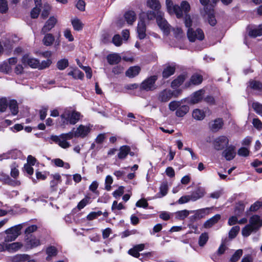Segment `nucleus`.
I'll list each match as a JSON object with an SVG mask.
<instances>
[{
    "mask_svg": "<svg viewBox=\"0 0 262 262\" xmlns=\"http://www.w3.org/2000/svg\"><path fill=\"white\" fill-rule=\"evenodd\" d=\"M21 62L25 66H29L33 69H38L39 61L29 54L24 55L21 58Z\"/></svg>",
    "mask_w": 262,
    "mask_h": 262,
    "instance_id": "9",
    "label": "nucleus"
},
{
    "mask_svg": "<svg viewBox=\"0 0 262 262\" xmlns=\"http://www.w3.org/2000/svg\"><path fill=\"white\" fill-rule=\"evenodd\" d=\"M5 184L12 186H17L20 185L21 182L20 181L17 180L16 179L13 180L9 177L7 178V180L5 182Z\"/></svg>",
    "mask_w": 262,
    "mask_h": 262,
    "instance_id": "51",
    "label": "nucleus"
},
{
    "mask_svg": "<svg viewBox=\"0 0 262 262\" xmlns=\"http://www.w3.org/2000/svg\"><path fill=\"white\" fill-rule=\"evenodd\" d=\"M52 61L50 59H47L43 60L41 62H39V65L38 67L39 70H42L46 68L49 67L51 64Z\"/></svg>",
    "mask_w": 262,
    "mask_h": 262,
    "instance_id": "56",
    "label": "nucleus"
},
{
    "mask_svg": "<svg viewBox=\"0 0 262 262\" xmlns=\"http://www.w3.org/2000/svg\"><path fill=\"white\" fill-rule=\"evenodd\" d=\"M113 182V180L112 177L111 176L108 175L106 177L105 182V189L107 190H110L111 189V185L112 184Z\"/></svg>",
    "mask_w": 262,
    "mask_h": 262,
    "instance_id": "58",
    "label": "nucleus"
},
{
    "mask_svg": "<svg viewBox=\"0 0 262 262\" xmlns=\"http://www.w3.org/2000/svg\"><path fill=\"white\" fill-rule=\"evenodd\" d=\"M130 151V148L127 145H123L120 147L119 153L118 154V158L119 159H124Z\"/></svg>",
    "mask_w": 262,
    "mask_h": 262,
    "instance_id": "21",
    "label": "nucleus"
},
{
    "mask_svg": "<svg viewBox=\"0 0 262 262\" xmlns=\"http://www.w3.org/2000/svg\"><path fill=\"white\" fill-rule=\"evenodd\" d=\"M46 253L48 255L46 259L50 260L52 256L57 254V249L53 246H50L47 249Z\"/></svg>",
    "mask_w": 262,
    "mask_h": 262,
    "instance_id": "40",
    "label": "nucleus"
},
{
    "mask_svg": "<svg viewBox=\"0 0 262 262\" xmlns=\"http://www.w3.org/2000/svg\"><path fill=\"white\" fill-rule=\"evenodd\" d=\"M137 33L138 37L140 39L144 38L146 36V26L142 19H140L137 26Z\"/></svg>",
    "mask_w": 262,
    "mask_h": 262,
    "instance_id": "19",
    "label": "nucleus"
},
{
    "mask_svg": "<svg viewBox=\"0 0 262 262\" xmlns=\"http://www.w3.org/2000/svg\"><path fill=\"white\" fill-rule=\"evenodd\" d=\"M249 86L254 90H261L262 89V83L256 80H251L249 81Z\"/></svg>",
    "mask_w": 262,
    "mask_h": 262,
    "instance_id": "46",
    "label": "nucleus"
},
{
    "mask_svg": "<svg viewBox=\"0 0 262 262\" xmlns=\"http://www.w3.org/2000/svg\"><path fill=\"white\" fill-rule=\"evenodd\" d=\"M189 201H191L190 195H184L181 197L179 199V200L178 201V203H179V204H183L186 203Z\"/></svg>",
    "mask_w": 262,
    "mask_h": 262,
    "instance_id": "60",
    "label": "nucleus"
},
{
    "mask_svg": "<svg viewBox=\"0 0 262 262\" xmlns=\"http://www.w3.org/2000/svg\"><path fill=\"white\" fill-rule=\"evenodd\" d=\"M113 43L117 47H119L122 44V39L118 34L114 35L112 39Z\"/></svg>",
    "mask_w": 262,
    "mask_h": 262,
    "instance_id": "57",
    "label": "nucleus"
},
{
    "mask_svg": "<svg viewBox=\"0 0 262 262\" xmlns=\"http://www.w3.org/2000/svg\"><path fill=\"white\" fill-rule=\"evenodd\" d=\"M41 245L39 238L34 235H25V246L27 249H32Z\"/></svg>",
    "mask_w": 262,
    "mask_h": 262,
    "instance_id": "7",
    "label": "nucleus"
},
{
    "mask_svg": "<svg viewBox=\"0 0 262 262\" xmlns=\"http://www.w3.org/2000/svg\"><path fill=\"white\" fill-rule=\"evenodd\" d=\"M19 154V151L17 150H10L3 155L4 159H16Z\"/></svg>",
    "mask_w": 262,
    "mask_h": 262,
    "instance_id": "41",
    "label": "nucleus"
},
{
    "mask_svg": "<svg viewBox=\"0 0 262 262\" xmlns=\"http://www.w3.org/2000/svg\"><path fill=\"white\" fill-rule=\"evenodd\" d=\"M8 106L12 115L15 116L17 114L18 112V107L17 102L16 100H10Z\"/></svg>",
    "mask_w": 262,
    "mask_h": 262,
    "instance_id": "30",
    "label": "nucleus"
},
{
    "mask_svg": "<svg viewBox=\"0 0 262 262\" xmlns=\"http://www.w3.org/2000/svg\"><path fill=\"white\" fill-rule=\"evenodd\" d=\"M53 179L50 182V187L52 191L57 190V186L60 182L61 177L59 174H55L53 176Z\"/></svg>",
    "mask_w": 262,
    "mask_h": 262,
    "instance_id": "29",
    "label": "nucleus"
},
{
    "mask_svg": "<svg viewBox=\"0 0 262 262\" xmlns=\"http://www.w3.org/2000/svg\"><path fill=\"white\" fill-rule=\"evenodd\" d=\"M210 210V208L207 207L196 210H194V212L193 213L194 214L193 217L195 220H199L203 218L206 215L209 214Z\"/></svg>",
    "mask_w": 262,
    "mask_h": 262,
    "instance_id": "20",
    "label": "nucleus"
},
{
    "mask_svg": "<svg viewBox=\"0 0 262 262\" xmlns=\"http://www.w3.org/2000/svg\"><path fill=\"white\" fill-rule=\"evenodd\" d=\"M23 228V224H18L6 230L5 232L7 234L5 237L6 242H12L15 241L20 234V231Z\"/></svg>",
    "mask_w": 262,
    "mask_h": 262,
    "instance_id": "5",
    "label": "nucleus"
},
{
    "mask_svg": "<svg viewBox=\"0 0 262 262\" xmlns=\"http://www.w3.org/2000/svg\"><path fill=\"white\" fill-rule=\"evenodd\" d=\"M172 98L171 90L165 89L161 91L158 95V99L162 102H166Z\"/></svg>",
    "mask_w": 262,
    "mask_h": 262,
    "instance_id": "15",
    "label": "nucleus"
},
{
    "mask_svg": "<svg viewBox=\"0 0 262 262\" xmlns=\"http://www.w3.org/2000/svg\"><path fill=\"white\" fill-rule=\"evenodd\" d=\"M23 245L19 242H15L11 244H8V252H14L20 249Z\"/></svg>",
    "mask_w": 262,
    "mask_h": 262,
    "instance_id": "33",
    "label": "nucleus"
},
{
    "mask_svg": "<svg viewBox=\"0 0 262 262\" xmlns=\"http://www.w3.org/2000/svg\"><path fill=\"white\" fill-rule=\"evenodd\" d=\"M252 107L256 113L260 115H262V104L255 102L252 103Z\"/></svg>",
    "mask_w": 262,
    "mask_h": 262,
    "instance_id": "52",
    "label": "nucleus"
},
{
    "mask_svg": "<svg viewBox=\"0 0 262 262\" xmlns=\"http://www.w3.org/2000/svg\"><path fill=\"white\" fill-rule=\"evenodd\" d=\"M194 212V210H188L186 209L178 211L174 213L175 217L178 220H183L187 217L189 215V214L193 213Z\"/></svg>",
    "mask_w": 262,
    "mask_h": 262,
    "instance_id": "23",
    "label": "nucleus"
},
{
    "mask_svg": "<svg viewBox=\"0 0 262 262\" xmlns=\"http://www.w3.org/2000/svg\"><path fill=\"white\" fill-rule=\"evenodd\" d=\"M38 227L35 225H32L28 227L25 231V235H32L31 233L36 231Z\"/></svg>",
    "mask_w": 262,
    "mask_h": 262,
    "instance_id": "54",
    "label": "nucleus"
},
{
    "mask_svg": "<svg viewBox=\"0 0 262 262\" xmlns=\"http://www.w3.org/2000/svg\"><path fill=\"white\" fill-rule=\"evenodd\" d=\"M102 212L101 211H98L97 212H91L87 215V219L89 221L93 220L98 216L102 215Z\"/></svg>",
    "mask_w": 262,
    "mask_h": 262,
    "instance_id": "55",
    "label": "nucleus"
},
{
    "mask_svg": "<svg viewBox=\"0 0 262 262\" xmlns=\"http://www.w3.org/2000/svg\"><path fill=\"white\" fill-rule=\"evenodd\" d=\"M166 6L167 11L170 15L175 14L178 18H182L183 14L185 15L184 24L188 28L187 35L189 40L194 42L196 40H202L204 38V34L200 29L193 30L191 28L192 21L191 16L188 13L190 10V6L187 1H182L180 6L174 4L171 0H166Z\"/></svg>",
    "mask_w": 262,
    "mask_h": 262,
    "instance_id": "1",
    "label": "nucleus"
},
{
    "mask_svg": "<svg viewBox=\"0 0 262 262\" xmlns=\"http://www.w3.org/2000/svg\"><path fill=\"white\" fill-rule=\"evenodd\" d=\"M249 35L252 37L255 38L262 35V25L258 27L251 29L249 32Z\"/></svg>",
    "mask_w": 262,
    "mask_h": 262,
    "instance_id": "32",
    "label": "nucleus"
},
{
    "mask_svg": "<svg viewBox=\"0 0 262 262\" xmlns=\"http://www.w3.org/2000/svg\"><path fill=\"white\" fill-rule=\"evenodd\" d=\"M168 108L172 112L175 111V115L178 117L184 116L189 111V106L183 100L171 101L168 104Z\"/></svg>",
    "mask_w": 262,
    "mask_h": 262,
    "instance_id": "2",
    "label": "nucleus"
},
{
    "mask_svg": "<svg viewBox=\"0 0 262 262\" xmlns=\"http://www.w3.org/2000/svg\"><path fill=\"white\" fill-rule=\"evenodd\" d=\"M208 239V235L207 233H202L199 237V244L200 246L203 247L204 246Z\"/></svg>",
    "mask_w": 262,
    "mask_h": 262,
    "instance_id": "49",
    "label": "nucleus"
},
{
    "mask_svg": "<svg viewBox=\"0 0 262 262\" xmlns=\"http://www.w3.org/2000/svg\"><path fill=\"white\" fill-rule=\"evenodd\" d=\"M69 66V61L66 58H63L58 60L56 63L57 68L59 70H63Z\"/></svg>",
    "mask_w": 262,
    "mask_h": 262,
    "instance_id": "37",
    "label": "nucleus"
},
{
    "mask_svg": "<svg viewBox=\"0 0 262 262\" xmlns=\"http://www.w3.org/2000/svg\"><path fill=\"white\" fill-rule=\"evenodd\" d=\"M56 23L57 18L56 17L54 16L50 17L46 22L45 25L42 27L41 30V33L42 34H45L47 32L50 31L54 27Z\"/></svg>",
    "mask_w": 262,
    "mask_h": 262,
    "instance_id": "13",
    "label": "nucleus"
},
{
    "mask_svg": "<svg viewBox=\"0 0 262 262\" xmlns=\"http://www.w3.org/2000/svg\"><path fill=\"white\" fill-rule=\"evenodd\" d=\"M51 7L48 3H45L43 6V10L41 12V17L43 19L46 18L49 15Z\"/></svg>",
    "mask_w": 262,
    "mask_h": 262,
    "instance_id": "43",
    "label": "nucleus"
},
{
    "mask_svg": "<svg viewBox=\"0 0 262 262\" xmlns=\"http://www.w3.org/2000/svg\"><path fill=\"white\" fill-rule=\"evenodd\" d=\"M249 151L245 147H241L238 150V154L241 156L246 157L249 155Z\"/></svg>",
    "mask_w": 262,
    "mask_h": 262,
    "instance_id": "64",
    "label": "nucleus"
},
{
    "mask_svg": "<svg viewBox=\"0 0 262 262\" xmlns=\"http://www.w3.org/2000/svg\"><path fill=\"white\" fill-rule=\"evenodd\" d=\"M229 143V139L225 136H221L215 138L213 144L214 148L217 150L223 149Z\"/></svg>",
    "mask_w": 262,
    "mask_h": 262,
    "instance_id": "10",
    "label": "nucleus"
},
{
    "mask_svg": "<svg viewBox=\"0 0 262 262\" xmlns=\"http://www.w3.org/2000/svg\"><path fill=\"white\" fill-rule=\"evenodd\" d=\"M208 22L210 24V25L212 26H214L216 23V21L215 18V17L213 15V14L211 13V12H210L208 14Z\"/></svg>",
    "mask_w": 262,
    "mask_h": 262,
    "instance_id": "63",
    "label": "nucleus"
},
{
    "mask_svg": "<svg viewBox=\"0 0 262 262\" xmlns=\"http://www.w3.org/2000/svg\"><path fill=\"white\" fill-rule=\"evenodd\" d=\"M55 40L54 36L50 33H48L45 35L43 39L42 42L44 45L46 46H51Z\"/></svg>",
    "mask_w": 262,
    "mask_h": 262,
    "instance_id": "31",
    "label": "nucleus"
},
{
    "mask_svg": "<svg viewBox=\"0 0 262 262\" xmlns=\"http://www.w3.org/2000/svg\"><path fill=\"white\" fill-rule=\"evenodd\" d=\"M140 71V68L138 66H134L130 67L125 73L127 77L133 78L138 75Z\"/></svg>",
    "mask_w": 262,
    "mask_h": 262,
    "instance_id": "24",
    "label": "nucleus"
},
{
    "mask_svg": "<svg viewBox=\"0 0 262 262\" xmlns=\"http://www.w3.org/2000/svg\"><path fill=\"white\" fill-rule=\"evenodd\" d=\"M106 59L110 64H115L118 63L121 61V57L118 53H112L108 55Z\"/></svg>",
    "mask_w": 262,
    "mask_h": 262,
    "instance_id": "22",
    "label": "nucleus"
},
{
    "mask_svg": "<svg viewBox=\"0 0 262 262\" xmlns=\"http://www.w3.org/2000/svg\"><path fill=\"white\" fill-rule=\"evenodd\" d=\"M236 152L235 151V146L230 145L228 146L223 152L222 156L227 161L232 160L235 156Z\"/></svg>",
    "mask_w": 262,
    "mask_h": 262,
    "instance_id": "16",
    "label": "nucleus"
},
{
    "mask_svg": "<svg viewBox=\"0 0 262 262\" xmlns=\"http://www.w3.org/2000/svg\"><path fill=\"white\" fill-rule=\"evenodd\" d=\"M10 175L14 179H17V178L18 177L19 171L15 166H11Z\"/></svg>",
    "mask_w": 262,
    "mask_h": 262,
    "instance_id": "59",
    "label": "nucleus"
},
{
    "mask_svg": "<svg viewBox=\"0 0 262 262\" xmlns=\"http://www.w3.org/2000/svg\"><path fill=\"white\" fill-rule=\"evenodd\" d=\"M91 129L90 126L80 125L74 132V136L75 137L84 138L88 135Z\"/></svg>",
    "mask_w": 262,
    "mask_h": 262,
    "instance_id": "12",
    "label": "nucleus"
},
{
    "mask_svg": "<svg viewBox=\"0 0 262 262\" xmlns=\"http://www.w3.org/2000/svg\"><path fill=\"white\" fill-rule=\"evenodd\" d=\"M205 91L203 89L194 92L191 96L190 103L191 104H195L200 102L202 100Z\"/></svg>",
    "mask_w": 262,
    "mask_h": 262,
    "instance_id": "18",
    "label": "nucleus"
},
{
    "mask_svg": "<svg viewBox=\"0 0 262 262\" xmlns=\"http://www.w3.org/2000/svg\"><path fill=\"white\" fill-rule=\"evenodd\" d=\"M40 9L39 7H34L31 12V16L33 18H36L38 16Z\"/></svg>",
    "mask_w": 262,
    "mask_h": 262,
    "instance_id": "62",
    "label": "nucleus"
},
{
    "mask_svg": "<svg viewBox=\"0 0 262 262\" xmlns=\"http://www.w3.org/2000/svg\"><path fill=\"white\" fill-rule=\"evenodd\" d=\"M168 190L167 185L165 183L162 184L160 187V192L161 194V196H165Z\"/></svg>",
    "mask_w": 262,
    "mask_h": 262,
    "instance_id": "61",
    "label": "nucleus"
},
{
    "mask_svg": "<svg viewBox=\"0 0 262 262\" xmlns=\"http://www.w3.org/2000/svg\"><path fill=\"white\" fill-rule=\"evenodd\" d=\"M50 139L52 141L57 144L62 148L66 149L70 146V143L67 141V140L63 138V137L61 135L59 136L56 135H52L50 137Z\"/></svg>",
    "mask_w": 262,
    "mask_h": 262,
    "instance_id": "11",
    "label": "nucleus"
},
{
    "mask_svg": "<svg viewBox=\"0 0 262 262\" xmlns=\"http://www.w3.org/2000/svg\"><path fill=\"white\" fill-rule=\"evenodd\" d=\"M205 193V189L202 187H199L190 194V199L192 202L196 201L202 198Z\"/></svg>",
    "mask_w": 262,
    "mask_h": 262,
    "instance_id": "14",
    "label": "nucleus"
},
{
    "mask_svg": "<svg viewBox=\"0 0 262 262\" xmlns=\"http://www.w3.org/2000/svg\"><path fill=\"white\" fill-rule=\"evenodd\" d=\"M72 24L74 30L77 31L81 30L82 29L83 25L80 20L75 18L72 20Z\"/></svg>",
    "mask_w": 262,
    "mask_h": 262,
    "instance_id": "47",
    "label": "nucleus"
},
{
    "mask_svg": "<svg viewBox=\"0 0 262 262\" xmlns=\"http://www.w3.org/2000/svg\"><path fill=\"white\" fill-rule=\"evenodd\" d=\"M10 100L6 97L0 98V112H5L9 105Z\"/></svg>",
    "mask_w": 262,
    "mask_h": 262,
    "instance_id": "34",
    "label": "nucleus"
},
{
    "mask_svg": "<svg viewBox=\"0 0 262 262\" xmlns=\"http://www.w3.org/2000/svg\"><path fill=\"white\" fill-rule=\"evenodd\" d=\"M8 10V0H0V12L5 13Z\"/></svg>",
    "mask_w": 262,
    "mask_h": 262,
    "instance_id": "48",
    "label": "nucleus"
},
{
    "mask_svg": "<svg viewBox=\"0 0 262 262\" xmlns=\"http://www.w3.org/2000/svg\"><path fill=\"white\" fill-rule=\"evenodd\" d=\"M262 226V221L260 217L255 215L251 217L249 224L243 228L242 233L245 237L249 236L252 232H255Z\"/></svg>",
    "mask_w": 262,
    "mask_h": 262,
    "instance_id": "3",
    "label": "nucleus"
},
{
    "mask_svg": "<svg viewBox=\"0 0 262 262\" xmlns=\"http://www.w3.org/2000/svg\"><path fill=\"white\" fill-rule=\"evenodd\" d=\"M80 116V113L78 112L66 110L60 116L61 125L64 126L69 123L74 125L78 121Z\"/></svg>",
    "mask_w": 262,
    "mask_h": 262,
    "instance_id": "4",
    "label": "nucleus"
},
{
    "mask_svg": "<svg viewBox=\"0 0 262 262\" xmlns=\"http://www.w3.org/2000/svg\"><path fill=\"white\" fill-rule=\"evenodd\" d=\"M224 121L222 118H217L209 123L210 129L213 132H216L222 129Z\"/></svg>",
    "mask_w": 262,
    "mask_h": 262,
    "instance_id": "17",
    "label": "nucleus"
},
{
    "mask_svg": "<svg viewBox=\"0 0 262 262\" xmlns=\"http://www.w3.org/2000/svg\"><path fill=\"white\" fill-rule=\"evenodd\" d=\"M124 18L127 23L129 25H132L136 19V15L133 11H128L124 14Z\"/></svg>",
    "mask_w": 262,
    "mask_h": 262,
    "instance_id": "25",
    "label": "nucleus"
},
{
    "mask_svg": "<svg viewBox=\"0 0 262 262\" xmlns=\"http://www.w3.org/2000/svg\"><path fill=\"white\" fill-rule=\"evenodd\" d=\"M240 228L238 226L233 227L229 232V237L230 239L234 238L239 231Z\"/></svg>",
    "mask_w": 262,
    "mask_h": 262,
    "instance_id": "45",
    "label": "nucleus"
},
{
    "mask_svg": "<svg viewBox=\"0 0 262 262\" xmlns=\"http://www.w3.org/2000/svg\"><path fill=\"white\" fill-rule=\"evenodd\" d=\"M157 80L156 76H150L145 79L140 84V89L142 91H149L156 89L155 82Z\"/></svg>",
    "mask_w": 262,
    "mask_h": 262,
    "instance_id": "6",
    "label": "nucleus"
},
{
    "mask_svg": "<svg viewBox=\"0 0 262 262\" xmlns=\"http://www.w3.org/2000/svg\"><path fill=\"white\" fill-rule=\"evenodd\" d=\"M11 70L12 67L7 61H5L0 64V72L7 74L10 72Z\"/></svg>",
    "mask_w": 262,
    "mask_h": 262,
    "instance_id": "38",
    "label": "nucleus"
},
{
    "mask_svg": "<svg viewBox=\"0 0 262 262\" xmlns=\"http://www.w3.org/2000/svg\"><path fill=\"white\" fill-rule=\"evenodd\" d=\"M147 6L150 9L157 11H160L161 4L158 0H148L147 2Z\"/></svg>",
    "mask_w": 262,
    "mask_h": 262,
    "instance_id": "26",
    "label": "nucleus"
},
{
    "mask_svg": "<svg viewBox=\"0 0 262 262\" xmlns=\"http://www.w3.org/2000/svg\"><path fill=\"white\" fill-rule=\"evenodd\" d=\"M192 116L195 120H202L205 117V113L202 110L195 109L192 112Z\"/></svg>",
    "mask_w": 262,
    "mask_h": 262,
    "instance_id": "28",
    "label": "nucleus"
},
{
    "mask_svg": "<svg viewBox=\"0 0 262 262\" xmlns=\"http://www.w3.org/2000/svg\"><path fill=\"white\" fill-rule=\"evenodd\" d=\"M252 123L253 126L257 129L259 130L262 129V122L259 119L257 118H253Z\"/></svg>",
    "mask_w": 262,
    "mask_h": 262,
    "instance_id": "53",
    "label": "nucleus"
},
{
    "mask_svg": "<svg viewBox=\"0 0 262 262\" xmlns=\"http://www.w3.org/2000/svg\"><path fill=\"white\" fill-rule=\"evenodd\" d=\"M185 79L184 75H180L177 79L173 80L171 83V86L173 89L177 88L180 86L184 81Z\"/></svg>",
    "mask_w": 262,
    "mask_h": 262,
    "instance_id": "35",
    "label": "nucleus"
},
{
    "mask_svg": "<svg viewBox=\"0 0 262 262\" xmlns=\"http://www.w3.org/2000/svg\"><path fill=\"white\" fill-rule=\"evenodd\" d=\"M243 254V250L241 249H238L236 250L235 253L233 254L232 257H231L230 261L231 262H236L238 260L240 257L242 256Z\"/></svg>",
    "mask_w": 262,
    "mask_h": 262,
    "instance_id": "50",
    "label": "nucleus"
},
{
    "mask_svg": "<svg viewBox=\"0 0 262 262\" xmlns=\"http://www.w3.org/2000/svg\"><path fill=\"white\" fill-rule=\"evenodd\" d=\"M68 75L72 76L74 79H81L84 76V74L78 69H74L73 71H70Z\"/></svg>",
    "mask_w": 262,
    "mask_h": 262,
    "instance_id": "39",
    "label": "nucleus"
},
{
    "mask_svg": "<svg viewBox=\"0 0 262 262\" xmlns=\"http://www.w3.org/2000/svg\"><path fill=\"white\" fill-rule=\"evenodd\" d=\"M175 71V68L174 67L167 66L163 71V76L165 78H167L173 75Z\"/></svg>",
    "mask_w": 262,
    "mask_h": 262,
    "instance_id": "36",
    "label": "nucleus"
},
{
    "mask_svg": "<svg viewBox=\"0 0 262 262\" xmlns=\"http://www.w3.org/2000/svg\"><path fill=\"white\" fill-rule=\"evenodd\" d=\"M245 209V205L243 203L240 202L236 204L234 209V213L237 216H240Z\"/></svg>",
    "mask_w": 262,
    "mask_h": 262,
    "instance_id": "42",
    "label": "nucleus"
},
{
    "mask_svg": "<svg viewBox=\"0 0 262 262\" xmlns=\"http://www.w3.org/2000/svg\"><path fill=\"white\" fill-rule=\"evenodd\" d=\"M157 15V22L160 29L165 34H168L170 32V26L167 20L163 17L164 13L158 11Z\"/></svg>",
    "mask_w": 262,
    "mask_h": 262,
    "instance_id": "8",
    "label": "nucleus"
},
{
    "mask_svg": "<svg viewBox=\"0 0 262 262\" xmlns=\"http://www.w3.org/2000/svg\"><path fill=\"white\" fill-rule=\"evenodd\" d=\"M203 80L202 76L199 74L193 75L190 78V82L194 85L200 84Z\"/></svg>",
    "mask_w": 262,
    "mask_h": 262,
    "instance_id": "44",
    "label": "nucleus"
},
{
    "mask_svg": "<svg viewBox=\"0 0 262 262\" xmlns=\"http://www.w3.org/2000/svg\"><path fill=\"white\" fill-rule=\"evenodd\" d=\"M221 219V215L217 214L210 219L207 220L204 223V227L205 228H210L214 224H216Z\"/></svg>",
    "mask_w": 262,
    "mask_h": 262,
    "instance_id": "27",
    "label": "nucleus"
}]
</instances>
